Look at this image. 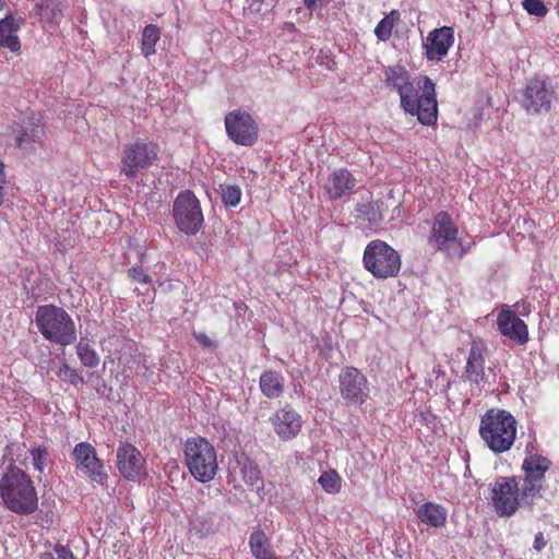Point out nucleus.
Wrapping results in <instances>:
<instances>
[{"mask_svg": "<svg viewBox=\"0 0 559 559\" xmlns=\"http://www.w3.org/2000/svg\"><path fill=\"white\" fill-rule=\"evenodd\" d=\"M383 76L385 86L399 94L401 107L406 114L416 116L424 126L436 123L438 118L436 84L429 76H419L415 85L409 72L400 64L386 67Z\"/></svg>", "mask_w": 559, "mask_h": 559, "instance_id": "1", "label": "nucleus"}, {"mask_svg": "<svg viewBox=\"0 0 559 559\" xmlns=\"http://www.w3.org/2000/svg\"><path fill=\"white\" fill-rule=\"evenodd\" d=\"M0 496L3 504L20 515L34 513L38 497L32 478L16 466H11L0 479Z\"/></svg>", "mask_w": 559, "mask_h": 559, "instance_id": "2", "label": "nucleus"}, {"mask_svg": "<svg viewBox=\"0 0 559 559\" xmlns=\"http://www.w3.org/2000/svg\"><path fill=\"white\" fill-rule=\"evenodd\" d=\"M428 245L448 258L462 259L471 250L473 242L450 213L440 211L432 218Z\"/></svg>", "mask_w": 559, "mask_h": 559, "instance_id": "3", "label": "nucleus"}, {"mask_svg": "<svg viewBox=\"0 0 559 559\" xmlns=\"http://www.w3.org/2000/svg\"><path fill=\"white\" fill-rule=\"evenodd\" d=\"M478 431L486 447L495 454H501L513 447L518 421L506 409L490 408L481 416Z\"/></svg>", "mask_w": 559, "mask_h": 559, "instance_id": "4", "label": "nucleus"}, {"mask_svg": "<svg viewBox=\"0 0 559 559\" xmlns=\"http://www.w3.org/2000/svg\"><path fill=\"white\" fill-rule=\"evenodd\" d=\"M35 324L44 338L51 343L68 346L76 341L73 319L56 305L39 306L35 313Z\"/></svg>", "mask_w": 559, "mask_h": 559, "instance_id": "5", "label": "nucleus"}, {"mask_svg": "<svg viewBox=\"0 0 559 559\" xmlns=\"http://www.w3.org/2000/svg\"><path fill=\"white\" fill-rule=\"evenodd\" d=\"M183 461L190 475L202 484L213 480L218 472L217 451L204 437H191L185 441Z\"/></svg>", "mask_w": 559, "mask_h": 559, "instance_id": "6", "label": "nucleus"}, {"mask_svg": "<svg viewBox=\"0 0 559 559\" xmlns=\"http://www.w3.org/2000/svg\"><path fill=\"white\" fill-rule=\"evenodd\" d=\"M537 496L526 490L521 477L499 476L491 485V503L499 516H511L521 507L532 506Z\"/></svg>", "mask_w": 559, "mask_h": 559, "instance_id": "7", "label": "nucleus"}, {"mask_svg": "<svg viewBox=\"0 0 559 559\" xmlns=\"http://www.w3.org/2000/svg\"><path fill=\"white\" fill-rule=\"evenodd\" d=\"M364 266L376 278L385 280L399 274L402 265L399 252L385 241H370L364 251Z\"/></svg>", "mask_w": 559, "mask_h": 559, "instance_id": "8", "label": "nucleus"}, {"mask_svg": "<svg viewBox=\"0 0 559 559\" xmlns=\"http://www.w3.org/2000/svg\"><path fill=\"white\" fill-rule=\"evenodd\" d=\"M158 157V145L155 142L136 140L123 146L120 173L127 179H134L140 171L150 168Z\"/></svg>", "mask_w": 559, "mask_h": 559, "instance_id": "9", "label": "nucleus"}, {"mask_svg": "<svg viewBox=\"0 0 559 559\" xmlns=\"http://www.w3.org/2000/svg\"><path fill=\"white\" fill-rule=\"evenodd\" d=\"M173 216L178 229L186 235H195L204 221L200 201L190 190L178 193L174 201Z\"/></svg>", "mask_w": 559, "mask_h": 559, "instance_id": "10", "label": "nucleus"}, {"mask_svg": "<svg viewBox=\"0 0 559 559\" xmlns=\"http://www.w3.org/2000/svg\"><path fill=\"white\" fill-rule=\"evenodd\" d=\"M227 136L238 145L252 146L259 136V124L255 119L243 109L229 111L224 119Z\"/></svg>", "mask_w": 559, "mask_h": 559, "instance_id": "11", "label": "nucleus"}, {"mask_svg": "<svg viewBox=\"0 0 559 559\" xmlns=\"http://www.w3.org/2000/svg\"><path fill=\"white\" fill-rule=\"evenodd\" d=\"M487 346L480 340H474L471 344L466 365L463 371L464 381L468 382L472 389L481 390L489 383L491 368L485 367Z\"/></svg>", "mask_w": 559, "mask_h": 559, "instance_id": "12", "label": "nucleus"}, {"mask_svg": "<svg viewBox=\"0 0 559 559\" xmlns=\"http://www.w3.org/2000/svg\"><path fill=\"white\" fill-rule=\"evenodd\" d=\"M525 452L526 455L522 464L524 477L521 480L528 492L532 491L538 497L543 489L545 474L550 468L551 462L539 454L533 443L526 445Z\"/></svg>", "mask_w": 559, "mask_h": 559, "instance_id": "13", "label": "nucleus"}, {"mask_svg": "<svg viewBox=\"0 0 559 559\" xmlns=\"http://www.w3.org/2000/svg\"><path fill=\"white\" fill-rule=\"evenodd\" d=\"M556 98L552 86L542 79L531 80L523 93V107L528 114H546Z\"/></svg>", "mask_w": 559, "mask_h": 559, "instance_id": "14", "label": "nucleus"}, {"mask_svg": "<svg viewBox=\"0 0 559 559\" xmlns=\"http://www.w3.org/2000/svg\"><path fill=\"white\" fill-rule=\"evenodd\" d=\"M72 457L79 471L83 472L91 480L103 485L108 475L102 460L97 456L95 448L88 442L75 444Z\"/></svg>", "mask_w": 559, "mask_h": 559, "instance_id": "15", "label": "nucleus"}, {"mask_svg": "<svg viewBox=\"0 0 559 559\" xmlns=\"http://www.w3.org/2000/svg\"><path fill=\"white\" fill-rule=\"evenodd\" d=\"M455 43V32L451 26H441L430 31L423 43L425 58L430 62H440Z\"/></svg>", "mask_w": 559, "mask_h": 559, "instance_id": "16", "label": "nucleus"}, {"mask_svg": "<svg viewBox=\"0 0 559 559\" xmlns=\"http://www.w3.org/2000/svg\"><path fill=\"white\" fill-rule=\"evenodd\" d=\"M117 467L123 478L138 481L145 474V460L133 444L123 442L117 449Z\"/></svg>", "mask_w": 559, "mask_h": 559, "instance_id": "17", "label": "nucleus"}, {"mask_svg": "<svg viewBox=\"0 0 559 559\" xmlns=\"http://www.w3.org/2000/svg\"><path fill=\"white\" fill-rule=\"evenodd\" d=\"M275 433L283 441L296 438L302 428L301 416L289 405L277 409L271 417Z\"/></svg>", "mask_w": 559, "mask_h": 559, "instance_id": "18", "label": "nucleus"}, {"mask_svg": "<svg viewBox=\"0 0 559 559\" xmlns=\"http://www.w3.org/2000/svg\"><path fill=\"white\" fill-rule=\"evenodd\" d=\"M497 325L500 333L518 344H525L528 340L527 326L522 319L511 310H502L498 314Z\"/></svg>", "mask_w": 559, "mask_h": 559, "instance_id": "19", "label": "nucleus"}, {"mask_svg": "<svg viewBox=\"0 0 559 559\" xmlns=\"http://www.w3.org/2000/svg\"><path fill=\"white\" fill-rule=\"evenodd\" d=\"M23 17L8 14L0 20V48H8L12 52L21 50V41L16 33L24 24Z\"/></svg>", "mask_w": 559, "mask_h": 559, "instance_id": "20", "label": "nucleus"}, {"mask_svg": "<svg viewBox=\"0 0 559 559\" xmlns=\"http://www.w3.org/2000/svg\"><path fill=\"white\" fill-rule=\"evenodd\" d=\"M418 521L427 527L440 528L448 519V510L439 503L426 501L415 511Z\"/></svg>", "mask_w": 559, "mask_h": 559, "instance_id": "21", "label": "nucleus"}, {"mask_svg": "<svg viewBox=\"0 0 559 559\" xmlns=\"http://www.w3.org/2000/svg\"><path fill=\"white\" fill-rule=\"evenodd\" d=\"M260 390L267 399H277L284 393L285 379L273 370L263 371L260 376Z\"/></svg>", "mask_w": 559, "mask_h": 559, "instance_id": "22", "label": "nucleus"}, {"mask_svg": "<svg viewBox=\"0 0 559 559\" xmlns=\"http://www.w3.org/2000/svg\"><path fill=\"white\" fill-rule=\"evenodd\" d=\"M249 547L255 559H277L271 542L262 530H255L249 537Z\"/></svg>", "mask_w": 559, "mask_h": 559, "instance_id": "23", "label": "nucleus"}, {"mask_svg": "<svg viewBox=\"0 0 559 559\" xmlns=\"http://www.w3.org/2000/svg\"><path fill=\"white\" fill-rule=\"evenodd\" d=\"M349 189V173L345 169L334 171L325 183L326 193L331 199H338Z\"/></svg>", "mask_w": 559, "mask_h": 559, "instance_id": "24", "label": "nucleus"}, {"mask_svg": "<svg viewBox=\"0 0 559 559\" xmlns=\"http://www.w3.org/2000/svg\"><path fill=\"white\" fill-rule=\"evenodd\" d=\"M352 404H362L368 396L366 377L358 369L352 367Z\"/></svg>", "mask_w": 559, "mask_h": 559, "instance_id": "25", "label": "nucleus"}, {"mask_svg": "<svg viewBox=\"0 0 559 559\" xmlns=\"http://www.w3.org/2000/svg\"><path fill=\"white\" fill-rule=\"evenodd\" d=\"M400 12L392 10L376 26L374 35L380 41H386L391 38L393 28L400 21Z\"/></svg>", "mask_w": 559, "mask_h": 559, "instance_id": "26", "label": "nucleus"}, {"mask_svg": "<svg viewBox=\"0 0 559 559\" xmlns=\"http://www.w3.org/2000/svg\"><path fill=\"white\" fill-rule=\"evenodd\" d=\"M160 38V31L155 24H148L144 27L141 39V50L144 57H150L156 52L155 46Z\"/></svg>", "mask_w": 559, "mask_h": 559, "instance_id": "27", "label": "nucleus"}, {"mask_svg": "<svg viewBox=\"0 0 559 559\" xmlns=\"http://www.w3.org/2000/svg\"><path fill=\"white\" fill-rule=\"evenodd\" d=\"M76 354L82 365L87 368H95L99 364V356L88 341L83 338L76 345Z\"/></svg>", "mask_w": 559, "mask_h": 559, "instance_id": "28", "label": "nucleus"}, {"mask_svg": "<svg viewBox=\"0 0 559 559\" xmlns=\"http://www.w3.org/2000/svg\"><path fill=\"white\" fill-rule=\"evenodd\" d=\"M240 475L243 481L249 486H254L261 481V471L257 463L246 459L243 462H239Z\"/></svg>", "mask_w": 559, "mask_h": 559, "instance_id": "29", "label": "nucleus"}, {"mask_svg": "<svg viewBox=\"0 0 559 559\" xmlns=\"http://www.w3.org/2000/svg\"><path fill=\"white\" fill-rule=\"evenodd\" d=\"M318 483L329 493H336L341 489V477L334 469L323 472Z\"/></svg>", "mask_w": 559, "mask_h": 559, "instance_id": "30", "label": "nucleus"}, {"mask_svg": "<svg viewBox=\"0 0 559 559\" xmlns=\"http://www.w3.org/2000/svg\"><path fill=\"white\" fill-rule=\"evenodd\" d=\"M33 467L35 471L43 473L48 465L49 451L46 445H38L31 450Z\"/></svg>", "mask_w": 559, "mask_h": 559, "instance_id": "31", "label": "nucleus"}, {"mask_svg": "<svg viewBox=\"0 0 559 559\" xmlns=\"http://www.w3.org/2000/svg\"><path fill=\"white\" fill-rule=\"evenodd\" d=\"M56 373L59 378L69 381L72 385L78 386L84 383L83 376L67 362L62 364Z\"/></svg>", "mask_w": 559, "mask_h": 559, "instance_id": "32", "label": "nucleus"}, {"mask_svg": "<svg viewBox=\"0 0 559 559\" xmlns=\"http://www.w3.org/2000/svg\"><path fill=\"white\" fill-rule=\"evenodd\" d=\"M222 199L225 205L236 206L241 200V190L236 185H228L222 188Z\"/></svg>", "mask_w": 559, "mask_h": 559, "instance_id": "33", "label": "nucleus"}, {"mask_svg": "<svg viewBox=\"0 0 559 559\" xmlns=\"http://www.w3.org/2000/svg\"><path fill=\"white\" fill-rule=\"evenodd\" d=\"M142 362V356L138 352V349L130 348L129 353H123L119 357V364L123 366L122 371L126 372L127 369L132 370L136 366Z\"/></svg>", "mask_w": 559, "mask_h": 559, "instance_id": "34", "label": "nucleus"}, {"mask_svg": "<svg viewBox=\"0 0 559 559\" xmlns=\"http://www.w3.org/2000/svg\"><path fill=\"white\" fill-rule=\"evenodd\" d=\"M524 10L536 17H545L548 9L543 0H523L522 2Z\"/></svg>", "mask_w": 559, "mask_h": 559, "instance_id": "35", "label": "nucleus"}, {"mask_svg": "<svg viewBox=\"0 0 559 559\" xmlns=\"http://www.w3.org/2000/svg\"><path fill=\"white\" fill-rule=\"evenodd\" d=\"M128 277L141 284H152V278L148 276L142 266H133L128 270Z\"/></svg>", "mask_w": 559, "mask_h": 559, "instance_id": "36", "label": "nucleus"}, {"mask_svg": "<svg viewBox=\"0 0 559 559\" xmlns=\"http://www.w3.org/2000/svg\"><path fill=\"white\" fill-rule=\"evenodd\" d=\"M349 378V369H343L342 373L340 374V382H341V392L344 397L349 396V388L346 384L347 379Z\"/></svg>", "mask_w": 559, "mask_h": 559, "instance_id": "37", "label": "nucleus"}, {"mask_svg": "<svg viewBox=\"0 0 559 559\" xmlns=\"http://www.w3.org/2000/svg\"><path fill=\"white\" fill-rule=\"evenodd\" d=\"M56 554L58 559H78L70 548L62 545H57Z\"/></svg>", "mask_w": 559, "mask_h": 559, "instance_id": "38", "label": "nucleus"}, {"mask_svg": "<svg viewBox=\"0 0 559 559\" xmlns=\"http://www.w3.org/2000/svg\"><path fill=\"white\" fill-rule=\"evenodd\" d=\"M547 545V540L544 536L543 533H537L535 535V538H534V544H533V548L536 550V551H540L543 550Z\"/></svg>", "mask_w": 559, "mask_h": 559, "instance_id": "39", "label": "nucleus"}, {"mask_svg": "<svg viewBox=\"0 0 559 559\" xmlns=\"http://www.w3.org/2000/svg\"><path fill=\"white\" fill-rule=\"evenodd\" d=\"M195 340L204 347H210L212 345V340L204 333H194Z\"/></svg>", "mask_w": 559, "mask_h": 559, "instance_id": "40", "label": "nucleus"}, {"mask_svg": "<svg viewBox=\"0 0 559 559\" xmlns=\"http://www.w3.org/2000/svg\"><path fill=\"white\" fill-rule=\"evenodd\" d=\"M356 212L358 213L357 218H359L362 214H370V204H357Z\"/></svg>", "mask_w": 559, "mask_h": 559, "instance_id": "41", "label": "nucleus"}, {"mask_svg": "<svg viewBox=\"0 0 559 559\" xmlns=\"http://www.w3.org/2000/svg\"><path fill=\"white\" fill-rule=\"evenodd\" d=\"M7 183V177L4 173V164L0 160V190L4 191V185Z\"/></svg>", "mask_w": 559, "mask_h": 559, "instance_id": "42", "label": "nucleus"}, {"mask_svg": "<svg viewBox=\"0 0 559 559\" xmlns=\"http://www.w3.org/2000/svg\"><path fill=\"white\" fill-rule=\"evenodd\" d=\"M321 0H304L305 7L312 11L319 8Z\"/></svg>", "mask_w": 559, "mask_h": 559, "instance_id": "43", "label": "nucleus"}, {"mask_svg": "<svg viewBox=\"0 0 559 559\" xmlns=\"http://www.w3.org/2000/svg\"><path fill=\"white\" fill-rule=\"evenodd\" d=\"M38 559H56L53 554L50 551H44L38 556Z\"/></svg>", "mask_w": 559, "mask_h": 559, "instance_id": "44", "label": "nucleus"}, {"mask_svg": "<svg viewBox=\"0 0 559 559\" xmlns=\"http://www.w3.org/2000/svg\"><path fill=\"white\" fill-rule=\"evenodd\" d=\"M26 135H27V132L25 130H23L20 135L17 136V142L19 144H22V142H24L26 140Z\"/></svg>", "mask_w": 559, "mask_h": 559, "instance_id": "45", "label": "nucleus"}, {"mask_svg": "<svg viewBox=\"0 0 559 559\" xmlns=\"http://www.w3.org/2000/svg\"><path fill=\"white\" fill-rule=\"evenodd\" d=\"M3 198H4V191L3 190H0V206L2 205L3 203Z\"/></svg>", "mask_w": 559, "mask_h": 559, "instance_id": "46", "label": "nucleus"}, {"mask_svg": "<svg viewBox=\"0 0 559 559\" xmlns=\"http://www.w3.org/2000/svg\"><path fill=\"white\" fill-rule=\"evenodd\" d=\"M5 8V0H0V11Z\"/></svg>", "mask_w": 559, "mask_h": 559, "instance_id": "47", "label": "nucleus"}, {"mask_svg": "<svg viewBox=\"0 0 559 559\" xmlns=\"http://www.w3.org/2000/svg\"><path fill=\"white\" fill-rule=\"evenodd\" d=\"M371 215L372 217H368V221H374V217H376V212L374 211H371Z\"/></svg>", "mask_w": 559, "mask_h": 559, "instance_id": "48", "label": "nucleus"}, {"mask_svg": "<svg viewBox=\"0 0 559 559\" xmlns=\"http://www.w3.org/2000/svg\"><path fill=\"white\" fill-rule=\"evenodd\" d=\"M555 10H556L557 15L559 16V1L557 2Z\"/></svg>", "mask_w": 559, "mask_h": 559, "instance_id": "49", "label": "nucleus"}, {"mask_svg": "<svg viewBox=\"0 0 559 559\" xmlns=\"http://www.w3.org/2000/svg\"><path fill=\"white\" fill-rule=\"evenodd\" d=\"M143 259H144V253H141V255H140V262H143Z\"/></svg>", "mask_w": 559, "mask_h": 559, "instance_id": "50", "label": "nucleus"}, {"mask_svg": "<svg viewBox=\"0 0 559 559\" xmlns=\"http://www.w3.org/2000/svg\"><path fill=\"white\" fill-rule=\"evenodd\" d=\"M257 2H263L264 0H255Z\"/></svg>", "mask_w": 559, "mask_h": 559, "instance_id": "51", "label": "nucleus"}]
</instances>
